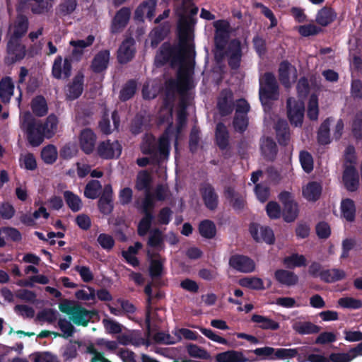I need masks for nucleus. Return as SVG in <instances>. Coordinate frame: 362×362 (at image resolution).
<instances>
[{
	"instance_id": "f704fd0d",
	"label": "nucleus",
	"mask_w": 362,
	"mask_h": 362,
	"mask_svg": "<svg viewBox=\"0 0 362 362\" xmlns=\"http://www.w3.org/2000/svg\"><path fill=\"white\" fill-rule=\"evenodd\" d=\"M231 102L232 93L230 92L226 91L221 94L218 101V107L222 115H227L232 112Z\"/></svg>"
},
{
	"instance_id": "cd10ccee",
	"label": "nucleus",
	"mask_w": 362,
	"mask_h": 362,
	"mask_svg": "<svg viewBox=\"0 0 362 362\" xmlns=\"http://www.w3.org/2000/svg\"><path fill=\"white\" fill-rule=\"evenodd\" d=\"M29 8L31 9V11L35 14H41L47 11V7L45 1L30 2V0L20 1L18 10L24 11L25 9Z\"/></svg>"
},
{
	"instance_id": "aec40b11",
	"label": "nucleus",
	"mask_w": 362,
	"mask_h": 362,
	"mask_svg": "<svg viewBox=\"0 0 362 362\" xmlns=\"http://www.w3.org/2000/svg\"><path fill=\"white\" fill-rule=\"evenodd\" d=\"M345 187L349 191H354L358 185V177L353 165H346L343 175Z\"/></svg>"
},
{
	"instance_id": "a211bd4d",
	"label": "nucleus",
	"mask_w": 362,
	"mask_h": 362,
	"mask_svg": "<svg viewBox=\"0 0 362 362\" xmlns=\"http://www.w3.org/2000/svg\"><path fill=\"white\" fill-rule=\"evenodd\" d=\"M28 18L21 14L18 15L13 26L10 28L11 33L10 38L21 39L28 31Z\"/></svg>"
},
{
	"instance_id": "a19ab883",
	"label": "nucleus",
	"mask_w": 362,
	"mask_h": 362,
	"mask_svg": "<svg viewBox=\"0 0 362 362\" xmlns=\"http://www.w3.org/2000/svg\"><path fill=\"white\" fill-rule=\"evenodd\" d=\"M216 139L218 146L221 148H225L228 144V133L225 125L218 123L216 129Z\"/></svg>"
},
{
	"instance_id": "39448f33",
	"label": "nucleus",
	"mask_w": 362,
	"mask_h": 362,
	"mask_svg": "<svg viewBox=\"0 0 362 362\" xmlns=\"http://www.w3.org/2000/svg\"><path fill=\"white\" fill-rule=\"evenodd\" d=\"M279 199L284 205L282 211L285 221L292 222L298 217V206L289 192L284 191L279 195Z\"/></svg>"
},
{
	"instance_id": "f03ea898",
	"label": "nucleus",
	"mask_w": 362,
	"mask_h": 362,
	"mask_svg": "<svg viewBox=\"0 0 362 362\" xmlns=\"http://www.w3.org/2000/svg\"><path fill=\"white\" fill-rule=\"evenodd\" d=\"M20 128L25 134L29 144L39 146L46 139L41 127V122L37 121L28 111L20 114Z\"/></svg>"
},
{
	"instance_id": "4be33fe9",
	"label": "nucleus",
	"mask_w": 362,
	"mask_h": 362,
	"mask_svg": "<svg viewBox=\"0 0 362 362\" xmlns=\"http://www.w3.org/2000/svg\"><path fill=\"white\" fill-rule=\"evenodd\" d=\"M117 339L119 344L124 346L131 344L138 346L146 344V340L141 334L135 331L119 335Z\"/></svg>"
},
{
	"instance_id": "1a4fd4ad",
	"label": "nucleus",
	"mask_w": 362,
	"mask_h": 362,
	"mask_svg": "<svg viewBox=\"0 0 362 362\" xmlns=\"http://www.w3.org/2000/svg\"><path fill=\"white\" fill-rule=\"evenodd\" d=\"M96 140L97 136L90 129H83L79 133L78 144L81 150L86 154H89L93 151Z\"/></svg>"
},
{
	"instance_id": "5701e85b",
	"label": "nucleus",
	"mask_w": 362,
	"mask_h": 362,
	"mask_svg": "<svg viewBox=\"0 0 362 362\" xmlns=\"http://www.w3.org/2000/svg\"><path fill=\"white\" fill-rule=\"evenodd\" d=\"M8 53L13 56V60L22 59L25 55V47L18 38H10L7 45Z\"/></svg>"
},
{
	"instance_id": "20e7f679",
	"label": "nucleus",
	"mask_w": 362,
	"mask_h": 362,
	"mask_svg": "<svg viewBox=\"0 0 362 362\" xmlns=\"http://www.w3.org/2000/svg\"><path fill=\"white\" fill-rule=\"evenodd\" d=\"M278 95V87L274 76L270 73L264 74L260 79L259 98L262 103L268 99L276 100Z\"/></svg>"
},
{
	"instance_id": "393cba45",
	"label": "nucleus",
	"mask_w": 362,
	"mask_h": 362,
	"mask_svg": "<svg viewBox=\"0 0 362 362\" xmlns=\"http://www.w3.org/2000/svg\"><path fill=\"white\" fill-rule=\"evenodd\" d=\"M95 37L92 35H88L85 40H71L69 44L73 47L72 55L78 59L83 54L85 48L93 45Z\"/></svg>"
},
{
	"instance_id": "2eb2a0df",
	"label": "nucleus",
	"mask_w": 362,
	"mask_h": 362,
	"mask_svg": "<svg viewBox=\"0 0 362 362\" xmlns=\"http://www.w3.org/2000/svg\"><path fill=\"white\" fill-rule=\"evenodd\" d=\"M293 329L301 335L313 334L318 333L321 328L310 321L295 319L292 321Z\"/></svg>"
},
{
	"instance_id": "7c9ffc66",
	"label": "nucleus",
	"mask_w": 362,
	"mask_h": 362,
	"mask_svg": "<svg viewBox=\"0 0 362 362\" xmlns=\"http://www.w3.org/2000/svg\"><path fill=\"white\" fill-rule=\"evenodd\" d=\"M202 194L206 206L211 210L214 209L218 204V196L213 187L209 185L204 187Z\"/></svg>"
},
{
	"instance_id": "c756f323",
	"label": "nucleus",
	"mask_w": 362,
	"mask_h": 362,
	"mask_svg": "<svg viewBox=\"0 0 362 362\" xmlns=\"http://www.w3.org/2000/svg\"><path fill=\"white\" fill-rule=\"evenodd\" d=\"M322 192L321 185L316 182H311L303 188V197L308 201H316Z\"/></svg>"
},
{
	"instance_id": "774afa93",
	"label": "nucleus",
	"mask_w": 362,
	"mask_h": 362,
	"mask_svg": "<svg viewBox=\"0 0 362 362\" xmlns=\"http://www.w3.org/2000/svg\"><path fill=\"white\" fill-rule=\"evenodd\" d=\"M34 362H59L57 358L49 352H39L33 355Z\"/></svg>"
},
{
	"instance_id": "dca6fc26",
	"label": "nucleus",
	"mask_w": 362,
	"mask_h": 362,
	"mask_svg": "<svg viewBox=\"0 0 362 362\" xmlns=\"http://www.w3.org/2000/svg\"><path fill=\"white\" fill-rule=\"evenodd\" d=\"M84 76L82 73H78L73 78L71 83L67 86L66 97L70 100L78 98L83 90Z\"/></svg>"
},
{
	"instance_id": "6e6552de",
	"label": "nucleus",
	"mask_w": 362,
	"mask_h": 362,
	"mask_svg": "<svg viewBox=\"0 0 362 362\" xmlns=\"http://www.w3.org/2000/svg\"><path fill=\"white\" fill-rule=\"evenodd\" d=\"M71 68L70 59L67 58L63 59L59 56L54 61L52 74L57 79H66L71 76Z\"/></svg>"
},
{
	"instance_id": "7ed1b4c3",
	"label": "nucleus",
	"mask_w": 362,
	"mask_h": 362,
	"mask_svg": "<svg viewBox=\"0 0 362 362\" xmlns=\"http://www.w3.org/2000/svg\"><path fill=\"white\" fill-rule=\"evenodd\" d=\"M59 310L69 316L76 325L87 326L92 315L89 311L74 302L65 300L59 304Z\"/></svg>"
},
{
	"instance_id": "8fccbe9b",
	"label": "nucleus",
	"mask_w": 362,
	"mask_h": 362,
	"mask_svg": "<svg viewBox=\"0 0 362 362\" xmlns=\"http://www.w3.org/2000/svg\"><path fill=\"white\" fill-rule=\"evenodd\" d=\"M284 263L288 268L298 267L305 266L306 264V259L302 255L293 254L285 257Z\"/></svg>"
},
{
	"instance_id": "a878e982",
	"label": "nucleus",
	"mask_w": 362,
	"mask_h": 362,
	"mask_svg": "<svg viewBox=\"0 0 362 362\" xmlns=\"http://www.w3.org/2000/svg\"><path fill=\"white\" fill-rule=\"evenodd\" d=\"M59 119L53 114L49 115L44 123L41 122V127L46 139L52 138L58 131Z\"/></svg>"
},
{
	"instance_id": "49530a36",
	"label": "nucleus",
	"mask_w": 362,
	"mask_h": 362,
	"mask_svg": "<svg viewBox=\"0 0 362 362\" xmlns=\"http://www.w3.org/2000/svg\"><path fill=\"white\" fill-rule=\"evenodd\" d=\"M186 349L191 357L206 360L211 358L210 354L204 349L197 344H188L186 346Z\"/></svg>"
},
{
	"instance_id": "864d4df0",
	"label": "nucleus",
	"mask_w": 362,
	"mask_h": 362,
	"mask_svg": "<svg viewBox=\"0 0 362 362\" xmlns=\"http://www.w3.org/2000/svg\"><path fill=\"white\" fill-rule=\"evenodd\" d=\"M338 305L344 308L359 309L362 308V300L352 297H344L338 300Z\"/></svg>"
},
{
	"instance_id": "69168bd1",
	"label": "nucleus",
	"mask_w": 362,
	"mask_h": 362,
	"mask_svg": "<svg viewBox=\"0 0 362 362\" xmlns=\"http://www.w3.org/2000/svg\"><path fill=\"white\" fill-rule=\"evenodd\" d=\"M299 158L302 168L305 172L310 173L313 170V160L312 156L309 153L306 151H301L300 153Z\"/></svg>"
},
{
	"instance_id": "052dcab7",
	"label": "nucleus",
	"mask_w": 362,
	"mask_h": 362,
	"mask_svg": "<svg viewBox=\"0 0 362 362\" xmlns=\"http://www.w3.org/2000/svg\"><path fill=\"white\" fill-rule=\"evenodd\" d=\"M175 11H198L192 0H175Z\"/></svg>"
},
{
	"instance_id": "f257e3e1",
	"label": "nucleus",
	"mask_w": 362,
	"mask_h": 362,
	"mask_svg": "<svg viewBox=\"0 0 362 362\" xmlns=\"http://www.w3.org/2000/svg\"><path fill=\"white\" fill-rule=\"evenodd\" d=\"M214 26L216 29L215 44L216 49L214 52L215 59L217 62L223 59L225 55L228 57V62L233 69L238 67L240 58L241 50L240 43L238 40H232L225 51V46L228 40L229 23L224 20H218L214 22Z\"/></svg>"
},
{
	"instance_id": "13d9d810",
	"label": "nucleus",
	"mask_w": 362,
	"mask_h": 362,
	"mask_svg": "<svg viewBox=\"0 0 362 362\" xmlns=\"http://www.w3.org/2000/svg\"><path fill=\"white\" fill-rule=\"evenodd\" d=\"M173 334L176 336L177 342H180L183 338L188 340H196L197 339L196 332L185 328L175 329Z\"/></svg>"
},
{
	"instance_id": "c03bdc74",
	"label": "nucleus",
	"mask_w": 362,
	"mask_h": 362,
	"mask_svg": "<svg viewBox=\"0 0 362 362\" xmlns=\"http://www.w3.org/2000/svg\"><path fill=\"white\" fill-rule=\"evenodd\" d=\"M64 197L66 204L74 212L78 211L82 207V202L78 196L70 191L64 192Z\"/></svg>"
},
{
	"instance_id": "37998d69",
	"label": "nucleus",
	"mask_w": 362,
	"mask_h": 362,
	"mask_svg": "<svg viewBox=\"0 0 362 362\" xmlns=\"http://www.w3.org/2000/svg\"><path fill=\"white\" fill-rule=\"evenodd\" d=\"M276 131L279 142L281 144L286 145L290 138L287 124L284 120H279L276 124Z\"/></svg>"
},
{
	"instance_id": "e2e57ef3",
	"label": "nucleus",
	"mask_w": 362,
	"mask_h": 362,
	"mask_svg": "<svg viewBox=\"0 0 362 362\" xmlns=\"http://www.w3.org/2000/svg\"><path fill=\"white\" fill-rule=\"evenodd\" d=\"M20 162L21 165H23L27 170H33L37 168L36 159L34 155L30 153L21 155Z\"/></svg>"
},
{
	"instance_id": "de8ad7c7",
	"label": "nucleus",
	"mask_w": 362,
	"mask_h": 362,
	"mask_svg": "<svg viewBox=\"0 0 362 362\" xmlns=\"http://www.w3.org/2000/svg\"><path fill=\"white\" fill-rule=\"evenodd\" d=\"M239 284L241 286L254 290L264 289V283L262 280L257 277H244L239 280Z\"/></svg>"
},
{
	"instance_id": "9d476101",
	"label": "nucleus",
	"mask_w": 362,
	"mask_h": 362,
	"mask_svg": "<svg viewBox=\"0 0 362 362\" xmlns=\"http://www.w3.org/2000/svg\"><path fill=\"white\" fill-rule=\"evenodd\" d=\"M229 264L234 269L243 273H250L255 269L254 261L243 255H234L231 257L229 260Z\"/></svg>"
},
{
	"instance_id": "6ab92c4d",
	"label": "nucleus",
	"mask_w": 362,
	"mask_h": 362,
	"mask_svg": "<svg viewBox=\"0 0 362 362\" xmlns=\"http://www.w3.org/2000/svg\"><path fill=\"white\" fill-rule=\"evenodd\" d=\"M156 7V0H148L141 4L135 11V17L139 20H143L146 16L150 20L155 15Z\"/></svg>"
},
{
	"instance_id": "72a5a7b5",
	"label": "nucleus",
	"mask_w": 362,
	"mask_h": 362,
	"mask_svg": "<svg viewBox=\"0 0 362 362\" xmlns=\"http://www.w3.org/2000/svg\"><path fill=\"white\" fill-rule=\"evenodd\" d=\"M155 200L153 195L149 191H147L141 201L135 202V206L141 210L144 214H151L150 211L155 206Z\"/></svg>"
},
{
	"instance_id": "e433bc0d",
	"label": "nucleus",
	"mask_w": 362,
	"mask_h": 362,
	"mask_svg": "<svg viewBox=\"0 0 362 362\" xmlns=\"http://www.w3.org/2000/svg\"><path fill=\"white\" fill-rule=\"evenodd\" d=\"M147 245L149 247L158 250L164 249L163 238L162 232L158 229H154L150 232Z\"/></svg>"
},
{
	"instance_id": "c9c22d12",
	"label": "nucleus",
	"mask_w": 362,
	"mask_h": 362,
	"mask_svg": "<svg viewBox=\"0 0 362 362\" xmlns=\"http://www.w3.org/2000/svg\"><path fill=\"white\" fill-rule=\"evenodd\" d=\"M261 151L265 158L273 159L276 153V143L270 138H263L261 141Z\"/></svg>"
},
{
	"instance_id": "9b49d317",
	"label": "nucleus",
	"mask_w": 362,
	"mask_h": 362,
	"mask_svg": "<svg viewBox=\"0 0 362 362\" xmlns=\"http://www.w3.org/2000/svg\"><path fill=\"white\" fill-rule=\"evenodd\" d=\"M99 155L104 158H117L122 152V147L117 141L112 143L110 141H103L98 148Z\"/></svg>"
},
{
	"instance_id": "473e14b6",
	"label": "nucleus",
	"mask_w": 362,
	"mask_h": 362,
	"mask_svg": "<svg viewBox=\"0 0 362 362\" xmlns=\"http://www.w3.org/2000/svg\"><path fill=\"white\" fill-rule=\"evenodd\" d=\"M345 277V272L339 269L325 270L320 273L321 279L327 283L335 282L341 280Z\"/></svg>"
},
{
	"instance_id": "6e6d98bb",
	"label": "nucleus",
	"mask_w": 362,
	"mask_h": 362,
	"mask_svg": "<svg viewBox=\"0 0 362 362\" xmlns=\"http://www.w3.org/2000/svg\"><path fill=\"white\" fill-rule=\"evenodd\" d=\"M150 183L151 176L148 173L142 171L138 174L136 183V188L138 190L148 191Z\"/></svg>"
},
{
	"instance_id": "0e129e2a",
	"label": "nucleus",
	"mask_w": 362,
	"mask_h": 362,
	"mask_svg": "<svg viewBox=\"0 0 362 362\" xmlns=\"http://www.w3.org/2000/svg\"><path fill=\"white\" fill-rule=\"evenodd\" d=\"M171 196V193L167 185H159L154 190L153 197L158 201H165L168 199Z\"/></svg>"
},
{
	"instance_id": "09e8293b",
	"label": "nucleus",
	"mask_w": 362,
	"mask_h": 362,
	"mask_svg": "<svg viewBox=\"0 0 362 362\" xmlns=\"http://www.w3.org/2000/svg\"><path fill=\"white\" fill-rule=\"evenodd\" d=\"M57 156L58 152L57 148L54 145H47L42 149L41 157L46 163H53L56 161Z\"/></svg>"
},
{
	"instance_id": "338daca9",
	"label": "nucleus",
	"mask_w": 362,
	"mask_h": 362,
	"mask_svg": "<svg viewBox=\"0 0 362 362\" xmlns=\"http://www.w3.org/2000/svg\"><path fill=\"white\" fill-rule=\"evenodd\" d=\"M0 234L3 235L7 239L18 242L21 240V233L15 228L4 227L0 229Z\"/></svg>"
},
{
	"instance_id": "0eeeda50",
	"label": "nucleus",
	"mask_w": 362,
	"mask_h": 362,
	"mask_svg": "<svg viewBox=\"0 0 362 362\" xmlns=\"http://www.w3.org/2000/svg\"><path fill=\"white\" fill-rule=\"evenodd\" d=\"M250 233L257 242H264L273 244L275 240L273 230L268 226L252 223L250 226Z\"/></svg>"
},
{
	"instance_id": "5fc2aeb1",
	"label": "nucleus",
	"mask_w": 362,
	"mask_h": 362,
	"mask_svg": "<svg viewBox=\"0 0 362 362\" xmlns=\"http://www.w3.org/2000/svg\"><path fill=\"white\" fill-rule=\"evenodd\" d=\"M329 119H326L320 125L318 132V141L322 144H327L330 142L329 138Z\"/></svg>"
},
{
	"instance_id": "f3484780",
	"label": "nucleus",
	"mask_w": 362,
	"mask_h": 362,
	"mask_svg": "<svg viewBox=\"0 0 362 362\" xmlns=\"http://www.w3.org/2000/svg\"><path fill=\"white\" fill-rule=\"evenodd\" d=\"M110 57V54L108 50L100 51L92 60L91 69L95 73L105 71L108 66Z\"/></svg>"
},
{
	"instance_id": "f8f14e48",
	"label": "nucleus",
	"mask_w": 362,
	"mask_h": 362,
	"mask_svg": "<svg viewBox=\"0 0 362 362\" xmlns=\"http://www.w3.org/2000/svg\"><path fill=\"white\" fill-rule=\"evenodd\" d=\"M279 79L283 85L288 88L297 78V70L289 63L284 62L279 66Z\"/></svg>"
},
{
	"instance_id": "3c124183",
	"label": "nucleus",
	"mask_w": 362,
	"mask_h": 362,
	"mask_svg": "<svg viewBox=\"0 0 362 362\" xmlns=\"http://www.w3.org/2000/svg\"><path fill=\"white\" fill-rule=\"evenodd\" d=\"M225 194L234 208L238 209L243 208L245 205V200L243 197L238 196L233 188L228 187L225 191Z\"/></svg>"
},
{
	"instance_id": "bf43d9fd",
	"label": "nucleus",
	"mask_w": 362,
	"mask_h": 362,
	"mask_svg": "<svg viewBox=\"0 0 362 362\" xmlns=\"http://www.w3.org/2000/svg\"><path fill=\"white\" fill-rule=\"evenodd\" d=\"M102 322L106 332L110 334H119L122 330V325L112 319L105 318Z\"/></svg>"
},
{
	"instance_id": "680f3d73",
	"label": "nucleus",
	"mask_w": 362,
	"mask_h": 362,
	"mask_svg": "<svg viewBox=\"0 0 362 362\" xmlns=\"http://www.w3.org/2000/svg\"><path fill=\"white\" fill-rule=\"evenodd\" d=\"M160 88L154 81L148 82L143 87L142 93L144 98L146 99L154 98L158 94Z\"/></svg>"
},
{
	"instance_id": "2f4dec72",
	"label": "nucleus",
	"mask_w": 362,
	"mask_h": 362,
	"mask_svg": "<svg viewBox=\"0 0 362 362\" xmlns=\"http://www.w3.org/2000/svg\"><path fill=\"white\" fill-rule=\"evenodd\" d=\"M14 85L10 78H5L0 82V98L3 103L10 101L13 93Z\"/></svg>"
},
{
	"instance_id": "4468645a",
	"label": "nucleus",
	"mask_w": 362,
	"mask_h": 362,
	"mask_svg": "<svg viewBox=\"0 0 362 362\" xmlns=\"http://www.w3.org/2000/svg\"><path fill=\"white\" fill-rule=\"evenodd\" d=\"M217 362H253L257 359H249L243 352L235 350H230L219 353L216 356Z\"/></svg>"
},
{
	"instance_id": "4c0bfd02",
	"label": "nucleus",
	"mask_w": 362,
	"mask_h": 362,
	"mask_svg": "<svg viewBox=\"0 0 362 362\" xmlns=\"http://www.w3.org/2000/svg\"><path fill=\"white\" fill-rule=\"evenodd\" d=\"M58 327L62 333L53 332L55 337H62L64 338H69L71 337L74 332V327L69 320L66 318H60L58 320Z\"/></svg>"
},
{
	"instance_id": "4d7b16f0",
	"label": "nucleus",
	"mask_w": 362,
	"mask_h": 362,
	"mask_svg": "<svg viewBox=\"0 0 362 362\" xmlns=\"http://www.w3.org/2000/svg\"><path fill=\"white\" fill-rule=\"evenodd\" d=\"M136 90V83L133 81H129L123 86L120 91V99L123 101L130 99L135 94Z\"/></svg>"
},
{
	"instance_id": "b1692460",
	"label": "nucleus",
	"mask_w": 362,
	"mask_h": 362,
	"mask_svg": "<svg viewBox=\"0 0 362 362\" xmlns=\"http://www.w3.org/2000/svg\"><path fill=\"white\" fill-rule=\"evenodd\" d=\"M130 10L127 8H121L116 14L112 24V33L119 32L128 23L130 18Z\"/></svg>"
},
{
	"instance_id": "79ce46f5",
	"label": "nucleus",
	"mask_w": 362,
	"mask_h": 362,
	"mask_svg": "<svg viewBox=\"0 0 362 362\" xmlns=\"http://www.w3.org/2000/svg\"><path fill=\"white\" fill-rule=\"evenodd\" d=\"M335 13L332 9L323 8L319 11L316 17V21L322 26H326L334 21Z\"/></svg>"
},
{
	"instance_id": "603ef678",
	"label": "nucleus",
	"mask_w": 362,
	"mask_h": 362,
	"mask_svg": "<svg viewBox=\"0 0 362 362\" xmlns=\"http://www.w3.org/2000/svg\"><path fill=\"white\" fill-rule=\"evenodd\" d=\"M101 187L99 181L91 180L86 186L84 195L89 199H95L100 193Z\"/></svg>"
},
{
	"instance_id": "412c9836",
	"label": "nucleus",
	"mask_w": 362,
	"mask_h": 362,
	"mask_svg": "<svg viewBox=\"0 0 362 362\" xmlns=\"http://www.w3.org/2000/svg\"><path fill=\"white\" fill-rule=\"evenodd\" d=\"M251 321L262 329L277 330L280 327L279 323L273 319L258 314H253L251 317Z\"/></svg>"
},
{
	"instance_id": "c85d7f7f",
	"label": "nucleus",
	"mask_w": 362,
	"mask_h": 362,
	"mask_svg": "<svg viewBox=\"0 0 362 362\" xmlns=\"http://www.w3.org/2000/svg\"><path fill=\"white\" fill-rule=\"evenodd\" d=\"M30 107L33 114L37 117H43L48 112L47 101L40 95L36 96L32 100Z\"/></svg>"
},
{
	"instance_id": "58836bf2",
	"label": "nucleus",
	"mask_w": 362,
	"mask_h": 362,
	"mask_svg": "<svg viewBox=\"0 0 362 362\" xmlns=\"http://www.w3.org/2000/svg\"><path fill=\"white\" fill-rule=\"evenodd\" d=\"M147 255L148 257L151 259L150 265L151 276L153 278L160 276L163 270V264L160 260L156 259L157 254H156L151 249H148Z\"/></svg>"
},
{
	"instance_id": "ea45409f",
	"label": "nucleus",
	"mask_w": 362,
	"mask_h": 362,
	"mask_svg": "<svg viewBox=\"0 0 362 362\" xmlns=\"http://www.w3.org/2000/svg\"><path fill=\"white\" fill-rule=\"evenodd\" d=\"M341 214L348 221H352L355 217L356 208L354 202L350 199H344L341 204Z\"/></svg>"
},
{
	"instance_id": "bb28decb",
	"label": "nucleus",
	"mask_w": 362,
	"mask_h": 362,
	"mask_svg": "<svg viewBox=\"0 0 362 362\" xmlns=\"http://www.w3.org/2000/svg\"><path fill=\"white\" fill-rule=\"evenodd\" d=\"M274 276L280 284L287 286H294L298 281V276L288 270L279 269L275 272Z\"/></svg>"
},
{
	"instance_id": "423d86ee",
	"label": "nucleus",
	"mask_w": 362,
	"mask_h": 362,
	"mask_svg": "<svg viewBox=\"0 0 362 362\" xmlns=\"http://www.w3.org/2000/svg\"><path fill=\"white\" fill-rule=\"evenodd\" d=\"M304 110V103L302 100H296L294 98H289L287 100V115L292 124L296 127L302 124Z\"/></svg>"
},
{
	"instance_id": "a18cd8bd",
	"label": "nucleus",
	"mask_w": 362,
	"mask_h": 362,
	"mask_svg": "<svg viewBox=\"0 0 362 362\" xmlns=\"http://www.w3.org/2000/svg\"><path fill=\"white\" fill-rule=\"evenodd\" d=\"M201 235L205 238H213L216 233L215 224L209 220L203 221L200 223L199 227Z\"/></svg>"
},
{
	"instance_id": "ddd939ff",
	"label": "nucleus",
	"mask_w": 362,
	"mask_h": 362,
	"mask_svg": "<svg viewBox=\"0 0 362 362\" xmlns=\"http://www.w3.org/2000/svg\"><path fill=\"white\" fill-rule=\"evenodd\" d=\"M135 47L133 38L126 39L117 52V59L119 63L125 64L129 62L134 56Z\"/></svg>"
}]
</instances>
